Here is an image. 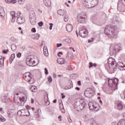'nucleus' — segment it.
<instances>
[{"label": "nucleus", "instance_id": "nucleus-52", "mask_svg": "<svg viewBox=\"0 0 125 125\" xmlns=\"http://www.w3.org/2000/svg\"><path fill=\"white\" fill-rule=\"evenodd\" d=\"M62 109H61L62 113H65V110H64V106H63V104H62Z\"/></svg>", "mask_w": 125, "mask_h": 125}, {"label": "nucleus", "instance_id": "nucleus-9", "mask_svg": "<svg viewBox=\"0 0 125 125\" xmlns=\"http://www.w3.org/2000/svg\"><path fill=\"white\" fill-rule=\"evenodd\" d=\"M115 105L116 106V108L118 110H122V109L124 108L123 102L119 100H117L115 101Z\"/></svg>", "mask_w": 125, "mask_h": 125}, {"label": "nucleus", "instance_id": "nucleus-15", "mask_svg": "<svg viewBox=\"0 0 125 125\" xmlns=\"http://www.w3.org/2000/svg\"><path fill=\"white\" fill-rule=\"evenodd\" d=\"M111 65L112 67L110 68V69L114 71V70H115V68H116V62H115V60H113L111 63Z\"/></svg>", "mask_w": 125, "mask_h": 125}, {"label": "nucleus", "instance_id": "nucleus-59", "mask_svg": "<svg viewBox=\"0 0 125 125\" xmlns=\"http://www.w3.org/2000/svg\"><path fill=\"white\" fill-rule=\"evenodd\" d=\"M31 104H34V100L33 99H31Z\"/></svg>", "mask_w": 125, "mask_h": 125}, {"label": "nucleus", "instance_id": "nucleus-29", "mask_svg": "<svg viewBox=\"0 0 125 125\" xmlns=\"http://www.w3.org/2000/svg\"><path fill=\"white\" fill-rule=\"evenodd\" d=\"M84 5L87 8H91V7L89 6V5L88 4V2L86 1H84Z\"/></svg>", "mask_w": 125, "mask_h": 125}, {"label": "nucleus", "instance_id": "nucleus-1", "mask_svg": "<svg viewBox=\"0 0 125 125\" xmlns=\"http://www.w3.org/2000/svg\"><path fill=\"white\" fill-rule=\"evenodd\" d=\"M85 101L84 99H78L75 100L74 108L77 111H82L85 107Z\"/></svg>", "mask_w": 125, "mask_h": 125}, {"label": "nucleus", "instance_id": "nucleus-30", "mask_svg": "<svg viewBox=\"0 0 125 125\" xmlns=\"http://www.w3.org/2000/svg\"><path fill=\"white\" fill-rule=\"evenodd\" d=\"M118 65L120 68H125V64L122 62H119Z\"/></svg>", "mask_w": 125, "mask_h": 125}, {"label": "nucleus", "instance_id": "nucleus-58", "mask_svg": "<svg viewBox=\"0 0 125 125\" xmlns=\"http://www.w3.org/2000/svg\"><path fill=\"white\" fill-rule=\"evenodd\" d=\"M62 118V116H59V117H58V119H60V122H61V118Z\"/></svg>", "mask_w": 125, "mask_h": 125}, {"label": "nucleus", "instance_id": "nucleus-36", "mask_svg": "<svg viewBox=\"0 0 125 125\" xmlns=\"http://www.w3.org/2000/svg\"><path fill=\"white\" fill-rule=\"evenodd\" d=\"M64 20L65 22H67V21H68V20H69V18L68 17V16L67 15L64 16Z\"/></svg>", "mask_w": 125, "mask_h": 125}, {"label": "nucleus", "instance_id": "nucleus-19", "mask_svg": "<svg viewBox=\"0 0 125 125\" xmlns=\"http://www.w3.org/2000/svg\"><path fill=\"white\" fill-rule=\"evenodd\" d=\"M5 15L4 9L2 7H0V16L3 17Z\"/></svg>", "mask_w": 125, "mask_h": 125}, {"label": "nucleus", "instance_id": "nucleus-64", "mask_svg": "<svg viewBox=\"0 0 125 125\" xmlns=\"http://www.w3.org/2000/svg\"><path fill=\"white\" fill-rule=\"evenodd\" d=\"M123 118L125 119V112L123 113Z\"/></svg>", "mask_w": 125, "mask_h": 125}, {"label": "nucleus", "instance_id": "nucleus-53", "mask_svg": "<svg viewBox=\"0 0 125 125\" xmlns=\"http://www.w3.org/2000/svg\"><path fill=\"white\" fill-rule=\"evenodd\" d=\"M68 121L69 123H72V119H71V118H68Z\"/></svg>", "mask_w": 125, "mask_h": 125}, {"label": "nucleus", "instance_id": "nucleus-62", "mask_svg": "<svg viewBox=\"0 0 125 125\" xmlns=\"http://www.w3.org/2000/svg\"><path fill=\"white\" fill-rule=\"evenodd\" d=\"M75 89H76L77 90H80V87H76L75 88Z\"/></svg>", "mask_w": 125, "mask_h": 125}, {"label": "nucleus", "instance_id": "nucleus-24", "mask_svg": "<svg viewBox=\"0 0 125 125\" xmlns=\"http://www.w3.org/2000/svg\"><path fill=\"white\" fill-rule=\"evenodd\" d=\"M108 28H109V26L106 27L104 29V33L105 35H109V30Z\"/></svg>", "mask_w": 125, "mask_h": 125}, {"label": "nucleus", "instance_id": "nucleus-50", "mask_svg": "<svg viewBox=\"0 0 125 125\" xmlns=\"http://www.w3.org/2000/svg\"><path fill=\"white\" fill-rule=\"evenodd\" d=\"M92 67H93V63H92V62H89V68H91Z\"/></svg>", "mask_w": 125, "mask_h": 125}, {"label": "nucleus", "instance_id": "nucleus-32", "mask_svg": "<svg viewBox=\"0 0 125 125\" xmlns=\"http://www.w3.org/2000/svg\"><path fill=\"white\" fill-rule=\"evenodd\" d=\"M25 1H26L25 0H19V3L20 4H24L25 3Z\"/></svg>", "mask_w": 125, "mask_h": 125}, {"label": "nucleus", "instance_id": "nucleus-3", "mask_svg": "<svg viewBox=\"0 0 125 125\" xmlns=\"http://www.w3.org/2000/svg\"><path fill=\"white\" fill-rule=\"evenodd\" d=\"M11 15L12 16V22H14L15 19L17 18V22L18 24H23L25 22V19L22 17H18V15L15 11L11 12Z\"/></svg>", "mask_w": 125, "mask_h": 125}, {"label": "nucleus", "instance_id": "nucleus-8", "mask_svg": "<svg viewBox=\"0 0 125 125\" xmlns=\"http://www.w3.org/2000/svg\"><path fill=\"white\" fill-rule=\"evenodd\" d=\"M77 19L79 23H83L85 20V15L79 14L77 16Z\"/></svg>", "mask_w": 125, "mask_h": 125}, {"label": "nucleus", "instance_id": "nucleus-6", "mask_svg": "<svg viewBox=\"0 0 125 125\" xmlns=\"http://www.w3.org/2000/svg\"><path fill=\"white\" fill-rule=\"evenodd\" d=\"M79 35L82 38H85L87 36V30L85 27H83L79 32Z\"/></svg>", "mask_w": 125, "mask_h": 125}, {"label": "nucleus", "instance_id": "nucleus-17", "mask_svg": "<svg viewBox=\"0 0 125 125\" xmlns=\"http://www.w3.org/2000/svg\"><path fill=\"white\" fill-rule=\"evenodd\" d=\"M43 52L45 56H48V51L47 50V47L45 46L43 47Z\"/></svg>", "mask_w": 125, "mask_h": 125}, {"label": "nucleus", "instance_id": "nucleus-63", "mask_svg": "<svg viewBox=\"0 0 125 125\" xmlns=\"http://www.w3.org/2000/svg\"><path fill=\"white\" fill-rule=\"evenodd\" d=\"M93 66H94V67H97V64H96V63H94Z\"/></svg>", "mask_w": 125, "mask_h": 125}, {"label": "nucleus", "instance_id": "nucleus-35", "mask_svg": "<svg viewBox=\"0 0 125 125\" xmlns=\"http://www.w3.org/2000/svg\"><path fill=\"white\" fill-rule=\"evenodd\" d=\"M0 122H5V121H6V119H5V118H4L3 117L1 116L0 117Z\"/></svg>", "mask_w": 125, "mask_h": 125}, {"label": "nucleus", "instance_id": "nucleus-43", "mask_svg": "<svg viewBox=\"0 0 125 125\" xmlns=\"http://www.w3.org/2000/svg\"><path fill=\"white\" fill-rule=\"evenodd\" d=\"M18 115L19 116H22V110H19L18 111Z\"/></svg>", "mask_w": 125, "mask_h": 125}, {"label": "nucleus", "instance_id": "nucleus-20", "mask_svg": "<svg viewBox=\"0 0 125 125\" xmlns=\"http://www.w3.org/2000/svg\"><path fill=\"white\" fill-rule=\"evenodd\" d=\"M26 82H28V83H30V84H33L35 83V80L34 79H26Z\"/></svg>", "mask_w": 125, "mask_h": 125}, {"label": "nucleus", "instance_id": "nucleus-10", "mask_svg": "<svg viewBox=\"0 0 125 125\" xmlns=\"http://www.w3.org/2000/svg\"><path fill=\"white\" fill-rule=\"evenodd\" d=\"M16 114L15 109H9L7 112L8 117L10 119H12L15 116Z\"/></svg>", "mask_w": 125, "mask_h": 125}, {"label": "nucleus", "instance_id": "nucleus-27", "mask_svg": "<svg viewBox=\"0 0 125 125\" xmlns=\"http://www.w3.org/2000/svg\"><path fill=\"white\" fill-rule=\"evenodd\" d=\"M11 48L12 50L14 51V50H16V49L17 48L16 45H15V44L11 45Z\"/></svg>", "mask_w": 125, "mask_h": 125}, {"label": "nucleus", "instance_id": "nucleus-60", "mask_svg": "<svg viewBox=\"0 0 125 125\" xmlns=\"http://www.w3.org/2000/svg\"><path fill=\"white\" fill-rule=\"evenodd\" d=\"M53 103H56V102H57V99H55L54 101H53Z\"/></svg>", "mask_w": 125, "mask_h": 125}, {"label": "nucleus", "instance_id": "nucleus-33", "mask_svg": "<svg viewBox=\"0 0 125 125\" xmlns=\"http://www.w3.org/2000/svg\"><path fill=\"white\" fill-rule=\"evenodd\" d=\"M44 102L45 103H44V104L45 105V106H48V105H49L50 104V103L48 100L45 101Z\"/></svg>", "mask_w": 125, "mask_h": 125}, {"label": "nucleus", "instance_id": "nucleus-57", "mask_svg": "<svg viewBox=\"0 0 125 125\" xmlns=\"http://www.w3.org/2000/svg\"><path fill=\"white\" fill-rule=\"evenodd\" d=\"M65 5H66L67 6V7H69L70 5L69 4H68V3L65 2Z\"/></svg>", "mask_w": 125, "mask_h": 125}, {"label": "nucleus", "instance_id": "nucleus-39", "mask_svg": "<svg viewBox=\"0 0 125 125\" xmlns=\"http://www.w3.org/2000/svg\"><path fill=\"white\" fill-rule=\"evenodd\" d=\"M120 96H121V97L122 99H125V93H122L120 94Z\"/></svg>", "mask_w": 125, "mask_h": 125}, {"label": "nucleus", "instance_id": "nucleus-40", "mask_svg": "<svg viewBox=\"0 0 125 125\" xmlns=\"http://www.w3.org/2000/svg\"><path fill=\"white\" fill-rule=\"evenodd\" d=\"M38 25L40 27H42V26H43V22L42 21H40L38 23Z\"/></svg>", "mask_w": 125, "mask_h": 125}, {"label": "nucleus", "instance_id": "nucleus-18", "mask_svg": "<svg viewBox=\"0 0 125 125\" xmlns=\"http://www.w3.org/2000/svg\"><path fill=\"white\" fill-rule=\"evenodd\" d=\"M41 109H37L35 111V114L36 118H39V117H40V115H41Z\"/></svg>", "mask_w": 125, "mask_h": 125}, {"label": "nucleus", "instance_id": "nucleus-49", "mask_svg": "<svg viewBox=\"0 0 125 125\" xmlns=\"http://www.w3.org/2000/svg\"><path fill=\"white\" fill-rule=\"evenodd\" d=\"M93 41H94V39L92 38L91 39L88 40V42H89V43L92 42H93Z\"/></svg>", "mask_w": 125, "mask_h": 125}, {"label": "nucleus", "instance_id": "nucleus-44", "mask_svg": "<svg viewBox=\"0 0 125 125\" xmlns=\"http://www.w3.org/2000/svg\"><path fill=\"white\" fill-rule=\"evenodd\" d=\"M44 73L45 74V75H48V70L46 68H44Z\"/></svg>", "mask_w": 125, "mask_h": 125}, {"label": "nucleus", "instance_id": "nucleus-12", "mask_svg": "<svg viewBox=\"0 0 125 125\" xmlns=\"http://www.w3.org/2000/svg\"><path fill=\"white\" fill-rule=\"evenodd\" d=\"M23 78H25V79H32L33 77L31 73L26 72L23 74Z\"/></svg>", "mask_w": 125, "mask_h": 125}, {"label": "nucleus", "instance_id": "nucleus-22", "mask_svg": "<svg viewBox=\"0 0 125 125\" xmlns=\"http://www.w3.org/2000/svg\"><path fill=\"white\" fill-rule=\"evenodd\" d=\"M4 61V59L2 58L1 56H0V67H2L3 66V62Z\"/></svg>", "mask_w": 125, "mask_h": 125}, {"label": "nucleus", "instance_id": "nucleus-23", "mask_svg": "<svg viewBox=\"0 0 125 125\" xmlns=\"http://www.w3.org/2000/svg\"><path fill=\"white\" fill-rule=\"evenodd\" d=\"M118 125H125V121L124 120H120L118 122Z\"/></svg>", "mask_w": 125, "mask_h": 125}, {"label": "nucleus", "instance_id": "nucleus-37", "mask_svg": "<svg viewBox=\"0 0 125 125\" xmlns=\"http://www.w3.org/2000/svg\"><path fill=\"white\" fill-rule=\"evenodd\" d=\"M72 87H73V83H72V84L70 83L69 86L65 88V89H70Z\"/></svg>", "mask_w": 125, "mask_h": 125}, {"label": "nucleus", "instance_id": "nucleus-55", "mask_svg": "<svg viewBox=\"0 0 125 125\" xmlns=\"http://www.w3.org/2000/svg\"><path fill=\"white\" fill-rule=\"evenodd\" d=\"M8 52V50H4L2 51L3 53H5V54L7 53Z\"/></svg>", "mask_w": 125, "mask_h": 125}, {"label": "nucleus", "instance_id": "nucleus-14", "mask_svg": "<svg viewBox=\"0 0 125 125\" xmlns=\"http://www.w3.org/2000/svg\"><path fill=\"white\" fill-rule=\"evenodd\" d=\"M30 90L32 92H36L38 90V88L36 86H29Z\"/></svg>", "mask_w": 125, "mask_h": 125}, {"label": "nucleus", "instance_id": "nucleus-42", "mask_svg": "<svg viewBox=\"0 0 125 125\" xmlns=\"http://www.w3.org/2000/svg\"><path fill=\"white\" fill-rule=\"evenodd\" d=\"M26 108L27 109V111L29 112L28 110H31V109H32V107L29 105H26Z\"/></svg>", "mask_w": 125, "mask_h": 125}, {"label": "nucleus", "instance_id": "nucleus-34", "mask_svg": "<svg viewBox=\"0 0 125 125\" xmlns=\"http://www.w3.org/2000/svg\"><path fill=\"white\" fill-rule=\"evenodd\" d=\"M63 12H64V11L62 10H59L58 11V14L59 15H62L63 14Z\"/></svg>", "mask_w": 125, "mask_h": 125}, {"label": "nucleus", "instance_id": "nucleus-16", "mask_svg": "<svg viewBox=\"0 0 125 125\" xmlns=\"http://www.w3.org/2000/svg\"><path fill=\"white\" fill-rule=\"evenodd\" d=\"M57 62L58 64L62 65V64H64L65 63V60L63 58H59L57 60Z\"/></svg>", "mask_w": 125, "mask_h": 125}, {"label": "nucleus", "instance_id": "nucleus-45", "mask_svg": "<svg viewBox=\"0 0 125 125\" xmlns=\"http://www.w3.org/2000/svg\"><path fill=\"white\" fill-rule=\"evenodd\" d=\"M63 55V53L62 52H59L58 53V56H59V57H61V55Z\"/></svg>", "mask_w": 125, "mask_h": 125}, {"label": "nucleus", "instance_id": "nucleus-54", "mask_svg": "<svg viewBox=\"0 0 125 125\" xmlns=\"http://www.w3.org/2000/svg\"><path fill=\"white\" fill-rule=\"evenodd\" d=\"M78 85H80V86L82 85V83H81V81H78Z\"/></svg>", "mask_w": 125, "mask_h": 125}, {"label": "nucleus", "instance_id": "nucleus-28", "mask_svg": "<svg viewBox=\"0 0 125 125\" xmlns=\"http://www.w3.org/2000/svg\"><path fill=\"white\" fill-rule=\"evenodd\" d=\"M65 42H67V43H71V42H72V40H71L70 38H67L65 39Z\"/></svg>", "mask_w": 125, "mask_h": 125}, {"label": "nucleus", "instance_id": "nucleus-46", "mask_svg": "<svg viewBox=\"0 0 125 125\" xmlns=\"http://www.w3.org/2000/svg\"><path fill=\"white\" fill-rule=\"evenodd\" d=\"M31 32H32V33H36V28L33 27L31 29Z\"/></svg>", "mask_w": 125, "mask_h": 125}, {"label": "nucleus", "instance_id": "nucleus-31", "mask_svg": "<svg viewBox=\"0 0 125 125\" xmlns=\"http://www.w3.org/2000/svg\"><path fill=\"white\" fill-rule=\"evenodd\" d=\"M21 115L22 116H27V114H26V110L25 109H21Z\"/></svg>", "mask_w": 125, "mask_h": 125}, {"label": "nucleus", "instance_id": "nucleus-21", "mask_svg": "<svg viewBox=\"0 0 125 125\" xmlns=\"http://www.w3.org/2000/svg\"><path fill=\"white\" fill-rule=\"evenodd\" d=\"M5 1L6 2V3H16L17 1L16 0H5Z\"/></svg>", "mask_w": 125, "mask_h": 125}, {"label": "nucleus", "instance_id": "nucleus-51", "mask_svg": "<svg viewBox=\"0 0 125 125\" xmlns=\"http://www.w3.org/2000/svg\"><path fill=\"white\" fill-rule=\"evenodd\" d=\"M61 46H62V43L57 44V47H60Z\"/></svg>", "mask_w": 125, "mask_h": 125}, {"label": "nucleus", "instance_id": "nucleus-38", "mask_svg": "<svg viewBox=\"0 0 125 125\" xmlns=\"http://www.w3.org/2000/svg\"><path fill=\"white\" fill-rule=\"evenodd\" d=\"M91 125H98V124H97V123H96V121L93 120L91 124Z\"/></svg>", "mask_w": 125, "mask_h": 125}, {"label": "nucleus", "instance_id": "nucleus-4", "mask_svg": "<svg viewBox=\"0 0 125 125\" xmlns=\"http://www.w3.org/2000/svg\"><path fill=\"white\" fill-rule=\"evenodd\" d=\"M88 106L90 110L92 111H98L99 110V104L96 102H90L89 103Z\"/></svg>", "mask_w": 125, "mask_h": 125}, {"label": "nucleus", "instance_id": "nucleus-2", "mask_svg": "<svg viewBox=\"0 0 125 125\" xmlns=\"http://www.w3.org/2000/svg\"><path fill=\"white\" fill-rule=\"evenodd\" d=\"M19 93H17L14 96V102L17 105H19V106H24V104L27 101V98H25V97H16V96L19 95Z\"/></svg>", "mask_w": 125, "mask_h": 125}, {"label": "nucleus", "instance_id": "nucleus-56", "mask_svg": "<svg viewBox=\"0 0 125 125\" xmlns=\"http://www.w3.org/2000/svg\"><path fill=\"white\" fill-rule=\"evenodd\" d=\"M69 49H72L74 52H75V49H74V48L70 47H69Z\"/></svg>", "mask_w": 125, "mask_h": 125}, {"label": "nucleus", "instance_id": "nucleus-7", "mask_svg": "<svg viewBox=\"0 0 125 125\" xmlns=\"http://www.w3.org/2000/svg\"><path fill=\"white\" fill-rule=\"evenodd\" d=\"M112 80L113 84L111 86L112 90H115V89H118V83H119V79H110Z\"/></svg>", "mask_w": 125, "mask_h": 125}, {"label": "nucleus", "instance_id": "nucleus-13", "mask_svg": "<svg viewBox=\"0 0 125 125\" xmlns=\"http://www.w3.org/2000/svg\"><path fill=\"white\" fill-rule=\"evenodd\" d=\"M66 31H67L69 33L72 32L73 31V25L71 24H68L66 26Z\"/></svg>", "mask_w": 125, "mask_h": 125}, {"label": "nucleus", "instance_id": "nucleus-11", "mask_svg": "<svg viewBox=\"0 0 125 125\" xmlns=\"http://www.w3.org/2000/svg\"><path fill=\"white\" fill-rule=\"evenodd\" d=\"M84 95L86 97H87L88 98H91V97L93 96V93L91 92V91H88L87 90H86L84 91Z\"/></svg>", "mask_w": 125, "mask_h": 125}, {"label": "nucleus", "instance_id": "nucleus-47", "mask_svg": "<svg viewBox=\"0 0 125 125\" xmlns=\"http://www.w3.org/2000/svg\"><path fill=\"white\" fill-rule=\"evenodd\" d=\"M49 25H50V27H49L50 30H52V27H53V24L49 23Z\"/></svg>", "mask_w": 125, "mask_h": 125}, {"label": "nucleus", "instance_id": "nucleus-25", "mask_svg": "<svg viewBox=\"0 0 125 125\" xmlns=\"http://www.w3.org/2000/svg\"><path fill=\"white\" fill-rule=\"evenodd\" d=\"M15 58V54H12L11 55V57L10 58V61L12 62V61H13V60H14Z\"/></svg>", "mask_w": 125, "mask_h": 125}, {"label": "nucleus", "instance_id": "nucleus-26", "mask_svg": "<svg viewBox=\"0 0 125 125\" xmlns=\"http://www.w3.org/2000/svg\"><path fill=\"white\" fill-rule=\"evenodd\" d=\"M45 4L48 6H50V5H51V2H50V0H46L45 2Z\"/></svg>", "mask_w": 125, "mask_h": 125}, {"label": "nucleus", "instance_id": "nucleus-41", "mask_svg": "<svg viewBox=\"0 0 125 125\" xmlns=\"http://www.w3.org/2000/svg\"><path fill=\"white\" fill-rule=\"evenodd\" d=\"M21 56H22V54H21V53L19 52L17 54V57H18V58H20V57H21Z\"/></svg>", "mask_w": 125, "mask_h": 125}, {"label": "nucleus", "instance_id": "nucleus-5", "mask_svg": "<svg viewBox=\"0 0 125 125\" xmlns=\"http://www.w3.org/2000/svg\"><path fill=\"white\" fill-rule=\"evenodd\" d=\"M26 63L28 66H36L37 63H36V61L33 57L28 56L26 59Z\"/></svg>", "mask_w": 125, "mask_h": 125}, {"label": "nucleus", "instance_id": "nucleus-48", "mask_svg": "<svg viewBox=\"0 0 125 125\" xmlns=\"http://www.w3.org/2000/svg\"><path fill=\"white\" fill-rule=\"evenodd\" d=\"M47 80L49 83H50L52 82V79H47Z\"/></svg>", "mask_w": 125, "mask_h": 125}, {"label": "nucleus", "instance_id": "nucleus-61", "mask_svg": "<svg viewBox=\"0 0 125 125\" xmlns=\"http://www.w3.org/2000/svg\"><path fill=\"white\" fill-rule=\"evenodd\" d=\"M99 102H100V103L101 104V105H103V103L102 102V101H101V100H100Z\"/></svg>", "mask_w": 125, "mask_h": 125}]
</instances>
